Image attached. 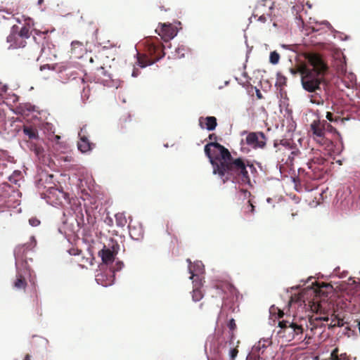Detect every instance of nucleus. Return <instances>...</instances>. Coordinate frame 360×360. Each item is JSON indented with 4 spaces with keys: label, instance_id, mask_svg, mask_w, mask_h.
<instances>
[{
    "label": "nucleus",
    "instance_id": "1",
    "mask_svg": "<svg viewBox=\"0 0 360 360\" xmlns=\"http://www.w3.org/2000/svg\"><path fill=\"white\" fill-rule=\"evenodd\" d=\"M204 150L212 166L213 174L218 175L224 184L228 181L241 184L250 183L247 168L254 169V165L250 160L233 158L227 148L216 141L206 144Z\"/></svg>",
    "mask_w": 360,
    "mask_h": 360
},
{
    "label": "nucleus",
    "instance_id": "2",
    "mask_svg": "<svg viewBox=\"0 0 360 360\" xmlns=\"http://www.w3.org/2000/svg\"><path fill=\"white\" fill-rule=\"evenodd\" d=\"M306 59L308 66L303 65L295 70L291 69V72L300 73L303 89L309 93H314L309 96L310 102L318 105H323L325 96L316 91L321 89L327 91L328 81L326 77L329 70L328 65L323 57L317 53H308Z\"/></svg>",
    "mask_w": 360,
    "mask_h": 360
},
{
    "label": "nucleus",
    "instance_id": "3",
    "mask_svg": "<svg viewBox=\"0 0 360 360\" xmlns=\"http://www.w3.org/2000/svg\"><path fill=\"white\" fill-rule=\"evenodd\" d=\"M37 245V241L34 236H32L30 241L18 245L14 251L16 265V278L13 282V287L18 290H25L27 286L25 274H30V269L28 265L27 254L32 250Z\"/></svg>",
    "mask_w": 360,
    "mask_h": 360
},
{
    "label": "nucleus",
    "instance_id": "4",
    "mask_svg": "<svg viewBox=\"0 0 360 360\" xmlns=\"http://www.w3.org/2000/svg\"><path fill=\"white\" fill-rule=\"evenodd\" d=\"M24 21L25 23L20 30L17 25L12 27V31L6 38L9 49L24 48L27 45V40L31 37V27L33 22L30 18H25Z\"/></svg>",
    "mask_w": 360,
    "mask_h": 360
},
{
    "label": "nucleus",
    "instance_id": "5",
    "mask_svg": "<svg viewBox=\"0 0 360 360\" xmlns=\"http://www.w3.org/2000/svg\"><path fill=\"white\" fill-rule=\"evenodd\" d=\"M148 39L146 41V53L138 54V65L141 68L150 65L165 56L164 46L160 43H155Z\"/></svg>",
    "mask_w": 360,
    "mask_h": 360
},
{
    "label": "nucleus",
    "instance_id": "6",
    "mask_svg": "<svg viewBox=\"0 0 360 360\" xmlns=\"http://www.w3.org/2000/svg\"><path fill=\"white\" fill-rule=\"evenodd\" d=\"M280 330L278 333L285 338L287 340L291 341L299 335H302L304 328L301 324L295 321L289 316L287 319H283L278 321Z\"/></svg>",
    "mask_w": 360,
    "mask_h": 360
},
{
    "label": "nucleus",
    "instance_id": "7",
    "mask_svg": "<svg viewBox=\"0 0 360 360\" xmlns=\"http://www.w3.org/2000/svg\"><path fill=\"white\" fill-rule=\"evenodd\" d=\"M310 130L312 132L314 140L317 143L325 146H328L330 145V141L325 136L326 131L322 120H314L310 124Z\"/></svg>",
    "mask_w": 360,
    "mask_h": 360
},
{
    "label": "nucleus",
    "instance_id": "8",
    "mask_svg": "<svg viewBox=\"0 0 360 360\" xmlns=\"http://www.w3.org/2000/svg\"><path fill=\"white\" fill-rule=\"evenodd\" d=\"M46 195L48 200L56 205H63L65 203L70 202L68 194L56 188H50L47 191Z\"/></svg>",
    "mask_w": 360,
    "mask_h": 360
},
{
    "label": "nucleus",
    "instance_id": "9",
    "mask_svg": "<svg viewBox=\"0 0 360 360\" xmlns=\"http://www.w3.org/2000/svg\"><path fill=\"white\" fill-rule=\"evenodd\" d=\"M266 136L262 131L250 132L245 139L246 143L254 149H263L266 146Z\"/></svg>",
    "mask_w": 360,
    "mask_h": 360
},
{
    "label": "nucleus",
    "instance_id": "10",
    "mask_svg": "<svg viewBox=\"0 0 360 360\" xmlns=\"http://www.w3.org/2000/svg\"><path fill=\"white\" fill-rule=\"evenodd\" d=\"M155 32L165 41H169L176 35V30L171 24H161L156 28Z\"/></svg>",
    "mask_w": 360,
    "mask_h": 360
},
{
    "label": "nucleus",
    "instance_id": "11",
    "mask_svg": "<svg viewBox=\"0 0 360 360\" xmlns=\"http://www.w3.org/2000/svg\"><path fill=\"white\" fill-rule=\"evenodd\" d=\"M116 255L117 252L114 250V246L111 249L104 245L103 249L98 252V256L101 257L102 262L106 264L112 263Z\"/></svg>",
    "mask_w": 360,
    "mask_h": 360
},
{
    "label": "nucleus",
    "instance_id": "12",
    "mask_svg": "<svg viewBox=\"0 0 360 360\" xmlns=\"http://www.w3.org/2000/svg\"><path fill=\"white\" fill-rule=\"evenodd\" d=\"M216 293L218 295L224 294L229 295H234L236 293V288L231 283L223 282L216 285Z\"/></svg>",
    "mask_w": 360,
    "mask_h": 360
},
{
    "label": "nucleus",
    "instance_id": "13",
    "mask_svg": "<svg viewBox=\"0 0 360 360\" xmlns=\"http://www.w3.org/2000/svg\"><path fill=\"white\" fill-rule=\"evenodd\" d=\"M199 125L202 129L206 128L208 131H212L217 125V118L213 116L206 117H200L199 119Z\"/></svg>",
    "mask_w": 360,
    "mask_h": 360
},
{
    "label": "nucleus",
    "instance_id": "14",
    "mask_svg": "<svg viewBox=\"0 0 360 360\" xmlns=\"http://www.w3.org/2000/svg\"><path fill=\"white\" fill-rule=\"evenodd\" d=\"M82 129L80 133H79L80 139L77 143V146L82 153H86L94 147V144L91 143L85 135H82Z\"/></svg>",
    "mask_w": 360,
    "mask_h": 360
},
{
    "label": "nucleus",
    "instance_id": "15",
    "mask_svg": "<svg viewBox=\"0 0 360 360\" xmlns=\"http://www.w3.org/2000/svg\"><path fill=\"white\" fill-rule=\"evenodd\" d=\"M233 333L231 335V339L229 340H221L219 342L218 347H217V354L219 357H221L224 354H227L229 352V350L231 349V348L234 345V342L233 341Z\"/></svg>",
    "mask_w": 360,
    "mask_h": 360
},
{
    "label": "nucleus",
    "instance_id": "16",
    "mask_svg": "<svg viewBox=\"0 0 360 360\" xmlns=\"http://www.w3.org/2000/svg\"><path fill=\"white\" fill-rule=\"evenodd\" d=\"M325 162V159L323 158H317L316 160L313 159L311 162L308 163V167L311 170L310 172H307V174L309 176L310 179H316L320 177L319 174H316L315 171L317 169L314 165L318 164L319 165L323 164Z\"/></svg>",
    "mask_w": 360,
    "mask_h": 360
},
{
    "label": "nucleus",
    "instance_id": "17",
    "mask_svg": "<svg viewBox=\"0 0 360 360\" xmlns=\"http://www.w3.org/2000/svg\"><path fill=\"white\" fill-rule=\"evenodd\" d=\"M96 82L105 84L110 79V75L104 68L100 67L96 73Z\"/></svg>",
    "mask_w": 360,
    "mask_h": 360
},
{
    "label": "nucleus",
    "instance_id": "18",
    "mask_svg": "<svg viewBox=\"0 0 360 360\" xmlns=\"http://www.w3.org/2000/svg\"><path fill=\"white\" fill-rule=\"evenodd\" d=\"M201 282L198 285L195 284L192 292V300L194 302H198L203 297V293L200 290Z\"/></svg>",
    "mask_w": 360,
    "mask_h": 360
},
{
    "label": "nucleus",
    "instance_id": "19",
    "mask_svg": "<svg viewBox=\"0 0 360 360\" xmlns=\"http://www.w3.org/2000/svg\"><path fill=\"white\" fill-rule=\"evenodd\" d=\"M23 132L30 139H37L39 138L37 129L31 126H24Z\"/></svg>",
    "mask_w": 360,
    "mask_h": 360
},
{
    "label": "nucleus",
    "instance_id": "20",
    "mask_svg": "<svg viewBox=\"0 0 360 360\" xmlns=\"http://www.w3.org/2000/svg\"><path fill=\"white\" fill-rule=\"evenodd\" d=\"M270 3V5L269 6V12L267 13H263L262 15L258 16V13H254L252 16V18H257V20L261 22L262 23H264L266 22L268 17L271 15V10L273 8L274 3H271L270 1H269Z\"/></svg>",
    "mask_w": 360,
    "mask_h": 360
},
{
    "label": "nucleus",
    "instance_id": "21",
    "mask_svg": "<svg viewBox=\"0 0 360 360\" xmlns=\"http://www.w3.org/2000/svg\"><path fill=\"white\" fill-rule=\"evenodd\" d=\"M116 225L119 227L123 228L126 226L127 220L124 213L118 212L115 215Z\"/></svg>",
    "mask_w": 360,
    "mask_h": 360
},
{
    "label": "nucleus",
    "instance_id": "22",
    "mask_svg": "<svg viewBox=\"0 0 360 360\" xmlns=\"http://www.w3.org/2000/svg\"><path fill=\"white\" fill-rule=\"evenodd\" d=\"M131 122V118L129 115H124L120 117L119 124L122 129H124L129 127Z\"/></svg>",
    "mask_w": 360,
    "mask_h": 360
},
{
    "label": "nucleus",
    "instance_id": "23",
    "mask_svg": "<svg viewBox=\"0 0 360 360\" xmlns=\"http://www.w3.org/2000/svg\"><path fill=\"white\" fill-rule=\"evenodd\" d=\"M255 207L252 203L251 200H248L247 205L245 206L244 213L246 215L253 214L255 213Z\"/></svg>",
    "mask_w": 360,
    "mask_h": 360
},
{
    "label": "nucleus",
    "instance_id": "24",
    "mask_svg": "<svg viewBox=\"0 0 360 360\" xmlns=\"http://www.w3.org/2000/svg\"><path fill=\"white\" fill-rule=\"evenodd\" d=\"M238 345L235 346L233 345V347L231 348L230 350H229V352L227 353L229 356V360H235L236 357L238 355Z\"/></svg>",
    "mask_w": 360,
    "mask_h": 360
},
{
    "label": "nucleus",
    "instance_id": "25",
    "mask_svg": "<svg viewBox=\"0 0 360 360\" xmlns=\"http://www.w3.org/2000/svg\"><path fill=\"white\" fill-rule=\"evenodd\" d=\"M186 51V50L185 47L183 46L176 48L175 50V53H176L175 57L178 58H181L184 57Z\"/></svg>",
    "mask_w": 360,
    "mask_h": 360
},
{
    "label": "nucleus",
    "instance_id": "26",
    "mask_svg": "<svg viewBox=\"0 0 360 360\" xmlns=\"http://www.w3.org/2000/svg\"><path fill=\"white\" fill-rule=\"evenodd\" d=\"M280 56L276 51H272L270 53L269 60L272 64H277L279 61Z\"/></svg>",
    "mask_w": 360,
    "mask_h": 360
},
{
    "label": "nucleus",
    "instance_id": "27",
    "mask_svg": "<svg viewBox=\"0 0 360 360\" xmlns=\"http://www.w3.org/2000/svg\"><path fill=\"white\" fill-rule=\"evenodd\" d=\"M323 124L325 128V131H328L330 133H336V129L329 123H328L326 120H322Z\"/></svg>",
    "mask_w": 360,
    "mask_h": 360
},
{
    "label": "nucleus",
    "instance_id": "28",
    "mask_svg": "<svg viewBox=\"0 0 360 360\" xmlns=\"http://www.w3.org/2000/svg\"><path fill=\"white\" fill-rule=\"evenodd\" d=\"M6 188H8V186L6 184L0 186V204L2 203L6 198V194L5 193V189Z\"/></svg>",
    "mask_w": 360,
    "mask_h": 360
},
{
    "label": "nucleus",
    "instance_id": "29",
    "mask_svg": "<svg viewBox=\"0 0 360 360\" xmlns=\"http://www.w3.org/2000/svg\"><path fill=\"white\" fill-rule=\"evenodd\" d=\"M328 320L329 319L328 316H318L313 320V324L314 327H317L319 326V321H328Z\"/></svg>",
    "mask_w": 360,
    "mask_h": 360
},
{
    "label": "nucleus",
    "instance_id": "30",
    "mask_svg": "<svg viewBox=\"0 0 360 360\" xmlns=\"http://www.w3.org/2000/svg\"><path fill=\"white\" fill-rule=\"evenodd\" d=\"M286 82H287V78L281 75V74H278L277 75V84L279 85V86H284L286 84Z\"/></svg>",
    "mask_w": 360,
    "mask_h": 360
},
{
    "label": "nucleus",
    "instance_id": "31",
    "mask_svg": "<svg viewBox=\"0 0 360 360\" xmlns=\"http://www.w3.org/2000/svg\"><path fill=\"white\" fill-rule=\"evenodd\" d=\"M326 119L330 122H337L340 119V117L339 116L334 117V115L332 112H328L326 113Z\"/></svg>",
    "mask_w": 360,
    "mask_h": 360
},
{
    "label": "nucleus",
    "instance_id": "32",
    "mask_svg": "<svg viewBox=\"0 0 360 360\" xmlns=\"http://www.w3.org/2000/svg\"><path fill=\"white\" fill-rule=\"evenodd\" d=\"M34 151L35 154L37 155V156H38L39 158L43 155V153H44V149L43 148L40 147V146H36L34 145L33 146V148L32 149Z\"/></svg>",
    "mask_w": 360,
    "mask_h": 360
},
{
    "label": "nucleus",
    "instance_id": "33",
    "mask_svg": "<svg viewBox=\"0 0 360 360\" xmlns=\"http://www.w3.org/2000/svg\"><path fill=\"white\" fill-rule=\"evenodd\" d=\"M344 326V321L342 319H336V323L335 324H332V323H330L329 327L330 328H334V327H342Z\"/></svg>",
    "mask_w": 360,
    "mask_h": 360
},
{
    "label": "nucleus",
    "instance_id": "34",
    "mask_svg": "<svg viewBox=\"0 0 360 360\" xmlns=\"http://www.w3.org/2000/svg\"><path fill=\"white\" fill-rule=\"evenodd\" d=\"M246 360H264L258 354H255V352L250 354Z\"/></svg>",
    "mask_w": 360,
    "mask_h": 360
},
{
    "label": "nucleus",
    "instance_id": "35",
    "mask_svg": "<svg viewBox=\"0 0 360 360\" xmlns=\"http://www.w3.org/2000/svg\"><path fill=\"white\" fill-rule=\"evenodd\" d=\"M228 327L233 332L236 328V324L233 319H231L228 323Z\"/></svg>",
    "mask_w": 360,
    "mask_h": 360
},
{
    "label": "nucleus",
    "instance_id": "36",
    "mask_svg": "<svg viewBox=\"0 0 360 360\" xmlns=\"http://www.w3.org/2000/svg\"><path fill=\"white\" fill-rule=\"evenodd\" d=\"M30 224L33 226H37L40 224L39 220L37 219L32 218L29 220Z\"/></svg>",
    "mask_w": 360,
    "mask_h": 360
},
{
    "label": "nucleus",
    "instance_id": "37",
    "mask_svg": "<svg viewBox=\"0 0 360 360\" xmlns=\"http://www.w3.org/2000/svg\"><path fill=\"white\" fill-rule=\"evenodd\" d=\"M263 348V347H265V345L264 344H262V342L259 341L258 342V345H255L254 347H253V350H255V351H259L261 348Z\"/></svg>",
    "mask_w": 360,
    "mask_h": 360
},
{
    "label": "nucleus",
    "instance_id": "38",
    "mask_svg": "<svg viewBox=\"0 0 360 360\" xmlns=\"http://www.w3.org/2000/svg\"><path fill=\"white\" fill-rule=\"evenodd\" d=\"M208 138H209L210 140L216 141L217 137V136L214 134H211L209 135Z\"/></svg>",
    "mask_w": 360,
    "mask_h": 360
},
{
    "label": "nucleus",
    "instance_id": "39",
    "mask_svg": "<svg viewBox=\"0 0 360 360\" xmlns=\"http://www.w3.org/2000/svg\"><path fill=\"white\" fill-rule=\"evenodd\" d=\"M284 312L281 310H278V319H281L284 316Z\"/></svg>",
    "mask_w": 360,
    "mask_h": 360
},
{
    "label": "nucleus",
    "instance_id": "40",
    "mask_svg": "<svg viewBox=\"0 0 360 360\" xmlns=\"http://www.w3.org/2000/svg\"><path fill=\"white\" fill-rule=\"evenodd\" d=\"M138 75H139V73H138V70H136V69H134V70H133V72H132V76H133V77H137V76H138Z\"/></svg>",
    "mask_w": 360,
    "mask_h": 360
},
{
    "label": "nucleus",
    "instance_id": "41",
    "mask_svg": "<svg viewBox=\"0 0 360 360\" xmlns=\"http://www.w3.org/2000/svg\"><path fill=\"white\" fill-rule=\"evenodd\" d=\"M72 252H70V254H71V255H79V250H72Z\"/></svg>",
    "mask_w": 360,
    "mask_h": 360
},
{
    "label": "nucleus",
    "instance_id": "42",
    "mask_svg": "<svg viewBox=\"0 0 360 360\" xmlns=\"http://www.w3.org/2000/svg\"><path fill=\"white\" fill-rule=\"evenodd\" d=\"M257 96L258 98H262V95L261 92L259 91V90H257Z\"/></svg>",
    "mask_w": 360,
    "mask_h": 360
},
{
    "label": "nucleus",
    "instance_id": "43",
    "mask_svg": "<svg viewBox=\"0 0 360 360\" xmlns=\"http://www.w3.org/2000/svg\"><path fill=\"white\" fill-rule=\"evenodd\" d=\"M78 79V81H79L81 83L84 84V79L83 77H79L77 78Z\"/></svg>",
    "mask_w": 360,
    "mask_h": 360
},
{
    "label": "nucleus",
    "instance_id": "44",
    "mask_svg": "<svg viewBox=\"0 0 360 360\" xmlns=\"http://www.w3.org/2000/svg\"><path fill=\"white\" fill-rule=\"evenodd\" d=\"M296 155V153L295 152H292L291 153V155L289 156V159H293V156Z\"/></svg>",
    "mask_w": 360,
    "mask_h": 360
},
{
    "label": "nucleus",
    "instance_id": "45",
    "mask_svg": "<svg viewBox=\"0 0 360 360\" xmlns=\"http://www.w3.org/2000/svg\"><path fill=\"white\" fill-rule=\"evenodd\" d=\"M24 360H30V356L29 354H27Z\"/></svg>",
    "mask_w": 360,
    "mask_h": 360
},
{
    "label": "nucleus",
    "instance_id": "46",
    "mask_svg": "<svg viewBox=\"0 0 360 360\" xmlns=\"http://www.w3.org/2000/svg\"><path fill=\"white\" fill-rule=\"evenodd\" d=\"M43 1H44V0H39L38 1V4L41 5L43 3Z\"/></svg>",
    "mask_w": 360,
    "mask_h": 360
},
{
    "label": "nucleus",
    "instance_id": "47",
    "mask_svg": "<svg viewBox=\"0 0 360 360\" xmlns=\"http://www.w3.org/2000/svg\"><path fill=\"white\" fill-rule=\"evenodd\" d=\"M330 323H332V324H335L336 323V319H333Z\"/></svg>",
    "mask_w": 360,
    "mask_h": 360
},
{
    "label": "nucleus",
    "instance_id": "48",
    "mask_svg": "<svg viewBox=\"0 0 360 360\" xmlns=\"http://www.w3.org/2000/svg\"><path fill=\"white\" fill-rule=\"evenodd\" d=\"M301 172H304V169H299V174H301Z\"/></svg>",
    "mask_w": 360,
    "mask_h": 360
},
{
    "label": "nucleus",
    "instance_id": "49",
    "mask_svg": "<svg viewBox=\"0 0 360 360\" xmlns=\"http://www.w3.org/2000/svg\"><path fill=\"white\" fill-rule=\"evenodd\" d=\"M203 304H204V303H201V304H200V308H201V309H202V308Z\"/></svg>",
    "mask_w": 360,
    "mask_h": 360
},
{
    "label": "nucleus",
    "instance_id": "50",
    "mask_svg": "<svg viewBox=\"0 0 360 360\" xmlns=\"http://www.w3.org/2000/svg\"><path fill=\"white\" fill-rule=\"evenodd\" d=\"M195 276V275L192 274V275H191V276L190 277V278L193 279V277H194Z\"/></svg>",
    "mask_w": 360,
    "mask_h": 360
},
{
    "label": "nucleus",
    "instance_id": "51",
    "mask_svg": "<svg viewBox=\"0 0 360 360\" xmlns=\"http://www.w3.org/2000/svg\"><path fill=\"white\" fill-rule=\"evenodd\" d=\"M187 262H188L189 264H191V259H187Z\"/></svg>",
    "mask_w": 360,
    "mask_h": 360
},
{
    "label": "nucleus",
    "instance_id": "52",
    "mask_svg": "<svg viewBox=\"0 0 360 360\" xmlns=\"http://www.w3.org/2000/svg\"><path fill=\"white\" fill-rule=\"evenodd\" d=\"M17 21H18L19 23H20V22H21V21H20V20L19 18H17Z\"/></svg>",
    "mask_w": 360,
    "mask_h": 360
},
{
    "label": "nucleus",
    "instance_id": "53",
    "mask_svg": "<svg viewBox=\"0 0 360 360\" xmlns=\"http://www.w3.org/2000/svg\"><path fill=\"white\" fill-rule=\"evenodd\" d=\"M274 146L276 147L277 146V143H274Z\"/></svg>",
    "mask_w": 360,
    "mask_h": 360
},
{
    "label": "nucleus",
    "instance_id": "54",
    "mask_svg": "<svg viewBox=\"0 0 360 360\" xmlns=\"http://www.w3.org/2000/svg\"><path fill=\"white\" fill-rule=\"evenodd\" d=\"M225 298H226V297H225V296H223L221 299H222V300H224Z\"/></svg>",
    "mask_w": 360,
    "mask_h": 360
},
{
    "label": "nucleus",
    "instance_id": "55",
    "mask_svg": "<svg viewBox=\"0 0 360 360\" xmlns=\"http://www.w3.org/2000/svg\"><path fill=\"white\" fill-rule=\"evenodd\" d=\"M218 307H221L222 305L217 304Z\"/></svg>",
    "mask_w": 360,
    "mask_h": 360
}]
</instances>
